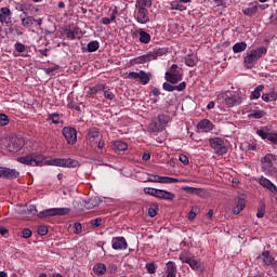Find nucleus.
I'll return each mask as SVG.
<instances>
[{
  "instance_id": "6e6d98bb",
  "label": "nucleus",
  "mask_w": 277,
  "mask_h": 277,
  "mask_svg": "<svg viewBox=\"0 0 277 277\" xmlns=\"http://www.w3.org/2000/svg\"><path fill=\"white\" fill-rule=\"evenodd\" d=\"M91 146L92 148H94V146H97L98 150H103L105 148V141L97 138V141L91 143Z\"/></svg>"
},
{
  "instance_id": "20e7f679",
  "label": "nucleus",
  "mask_w": 277,
  "mask_h": 277,
  "mask_svg": "<svg viewBox=\"0 0 277 277\" xmlns=\"http://www.w3.org/2000/svg\"><path fill=\"white\" fill-rule=\"evenodd\" d=\"M274 161H276V155L266 154L262 159V172L265 174H276V167H274Z\"/></svg>"
},
{
  "instance_id": "7ed1b4c3",
  "label": "nucleus",
  "mask_w": 277,
  "mask_h": 277,
  "mask_svg": "<svg viewBox=\"0 0 277 277\" xmlns=\"http://www.w3.org/2000/svg\"><path fill=\"white\" fill-rule=\"evenodd\" d=\"M68 213H70V210L68 208H50L40 211L37 214V217H39L40 220H44L47 217H55L57 215H68Z\"/></svg>"
},
{
  "instance_id": "7c9ffc66",
  "label": "nucleus",
  "mask_w": 277,
  "mask_h": 277,
  "mask_svg": "<svg viewBox=\"0 0 277 277\" xmlns=\"http://www.w3.org/2000/svg\"><path fill=\"white\" fill-rule=\"evenodd\" d=\"M265 90V85L260 84L258 85L251 93L250 100L254 101L256 98H261V92Z\"/></svg>"
},
{
  "instance_id": "0e129e2a",
  "label": "nucleus",
  "mask_w": 277,
  "mask_h": 277,
  "mask_svg": "<svg viewBox=\"0 0 277 277\" xmlns=\"http://www.w3.org/2000/svg\"><path fill=\"white\" fill-rule=\"evenodd\" d=\"M179 159L184 166H189V158H187V156H185L184 154H181L179 156Z\"/></svg>"
},
{
  "instance_id": "a19ab883",
  "label": "nucleus",
  "mask_w": 277,
  "mask_h": 277,
  "mask_svg": "<svg viewBox=\"0 0 277 277\" xmlns=\"http://www.w3.org/2000/svg\"><path fill=\"white\" fill-rule=\"evenodd\" d=\"M80 163L78 160L72 158H65V168H79Z\"/></svg>"
},
{
  "instance_id": "5701e85b",
  "label": "nucleus",
  "mask_w": 277,
  "mask_h": 277,
  "mask_svg": "<svg viewBox=\"0 0 277 277\" xmlns=\"http://www.w3.org/2000/svg\"><path fill=\"white\" fill-rule=\"evenodd\" d=\"M98 205H101V198L98 197H91L84 201V207L89 210L94 209V207H98Z\"/></svg>"
},
{
  "instance_id": "79ce46f5",
  "label": "nucleus",
  "mask_w": 277,
  "mask_h": 277,
  "mask_svg": "<svg viewBox=\"0 0 277 277\" xmlns=\"http://www.w3.org/2000/svg\"><path fill=\"white\" fill-rule=\"evenodd\" d=\"M184 64L186 66H188L189 68H194V66H196V56L194 55H187L185 58H184Z\"/></svg>"
},
{
  "instance_id": "f257e3e1",
  "label": "nucleus",
  "mask_w": 277,
  "mask_h": 277,
  "mask_svg": "<svg viewBox=\"0 0 277 277\" xmlns=\"http://www.w3.org/2000/svg\"><path fill=\"white\" fill-rule=\"evenodd\" d=\"M263 55H267V48L260 47L255 50H251L249 54H247L243 58V64L246 68H254V64L259 62L260 58L263 57Z\"/></svg>"
},
{
  "instance_id": "ea45409f",
  "label": "nucleus",
  "mask_w": 277,
  "mask_h": 277,
  "mask_svg": "<svg viewBox=\"0 0 277 277\" xmlns=\"http://www.w3.org/2000/svg\"><path fill=\"white\" fill-rule=\"evenodd\" d=\"M101 44L98 43V41H91L88 43L87 49L89 53H94L96 51H98Z\"/></svg>"
},
{
  "instance_id": "603ef678",
  "label": "nucleus",
  "mask_w": 277,
  "mask_h": 277,
  "mask_svg": "<svg viewBox=\"0 0 277 277\" xmlns=\"http://www.w3.org/2000/svg\"><path fill=\"white\" fill-rule=\"evenodd\" d=\"M90 224L93 228H98L100 226H103V217H96L94 220H91Z\"/></svg>"
},
{
  "instance_id": "09e8293b",
  "label": "nucleus",
  "mask_w": 277,
  "mask_h": 277,
  "mask_svg": "<svg viewBox=\"0 0 277 277\" xmlns=\"http://www.w3.org/2000/svg\"><path fill=\"white\" fill-rule=\"evenodd\" d=\"M79 29L72 28L66 31V36L69 40H76Z\"/></svg>"
},
{
  "instance_id": "13d9d810",
  "label": "nucleus",
  "mask_w": 277,
  "mask_h": 277,
  "mask_svg": "<svg viewBox=\"0 0 277 277\" xmlns=\"http://www.w3.org/2000/svg\"><path fill=\"white\" fill-rule=\"evenodd\" d=\"M174 84L175 83L163 82L162 90H164L166 92H174V90H175Z\"/></svg>"
},
{
  "instance_id": "412c9836",
  "label": "nucleus",
  "mask_w": 277,
  "mask_h": 277,
  "mask_svg": "<svg viewBox=\"0 0 277 277\" xmlns=\"http://www.w3.org/2000/svg\"><path fill=\"white\" fill-rule=\"evenodd\" d=\"M105 91V84H96L95 87H89V90L87 91L88 96L91 98H94L98 92Z\"/></svg>"
},
{
  "instance_id": "bb28decb",
  "label": "nucleus",
  "mask_w": 277,
  "mask_h": 277,
  "mask_svg": "<svg viewBox=\"0 0 277 277\" xmlns=\"http://www.w3.org/2000/svg\"><path fill=\"white\" fill-rule=\"evenodd\" d=\"M259 12V4L242 9L245 16L252 18Z\"/></svg>"
},
{
  "instance_id": "cd10ccee",
  "label": "nucleus",
  "mask_w": 277,
  "mask_h": 277,
  "mask_svg": "<svg viewBox=\"0 0 277 277\" xmlns=\"http://www.w3.org/2000/svg\"><path fill=\"white\" fill-rule=\"evenodd\" d=\"M66 158H53L47 162L48 166H55L57 168H65Z\"/></svg>"
},
{
  "instance_id": "c9c22d12",
  "label": "nucleus",
  "mask_w": 277,
  "mask_h": 277,
  "mask_svg": "<svg viewBox=\"0 0 277 277\" xmlns=\"http://www.w3.org/2000/svg\"><path fill=\"white\" fill-rule=\"evenodd\" d=\"M264 117H265V110H250L248 115V118H254L255 120H259Z\"/></svg>"
},
{
  "instance_id": "3c124183",
  "label": "nucleus",
  "mask_w": 277,
  "mask_h": 277,
  "mask_svg": "<svg viewBox=\"0 0 277 277\" xmlns=\"http://www.w3.org/2000/svg\"><path fill=\"white\" fill-rule=\"evenodd\" d=\"M10 124V117L5 114H0V127H8Z\"/></svg>"
},
{
  "instance_id": "49530a36",
  "label": "nucleus",
  "mask_w": 277,
  "mask_h": 277,
  "mask_svg": "<svg viewBox=\"0 0 277 277\" xmlns=\"http://www.w3.org/2000/svg\"><path fill=\"white\" fill-rule=\"evenodd\" d=\"M115 150H127V148H129V145L122 141H116L115 144Z\"/></svg>"
},
{
  "instance_id": "a211bd4d",
  "label": "nucleus",
  "mask_w": 277,
  "mask_h": 277,
  "mask_svg": "<svg viewBox=\"0 0 277 277\" xmlns=\"http://www.w3.org/2000/svg\"><path fill=\"white\" fill-rule=\"evenodd\" d=\"M197 129L203 131L205 133H209V131H213V122L209 119H202L198 124Z\"/></svg>"
},
{
  "instance_id": "5fc2aeb1",
  "label": "nucleus",
  "mask_w": 277,
  "mask_h": 277,
  "mask_svg": "<svg viewBox=\"0 0 277 277\" xmlns=\"http://www.w3.org/2000/svg\"><path fill=\"white\" fill-rule=\"evenodd\" d=\"M158 122L160 124H168L170 122V116L163 114L158 115Z\"/></svg>"
},
{
  "instance_id": "39448f33",
  "label": "nucleus",
  "mask_w": 277,
  "mask_h": 277,
  "mask_svg": "<svg viewBox=\"0 0 277 277\" xmlns=\"http://www.w3.org/2000/svg\"><path fill=\"white\" fill-rule=\"evenodd\" d=\"M17 161H18V163H23L24 166H31L32 168H36V167L44 163V156H42V155L22 156V157L17 158Z\"/></svg>"
},
{
  "instance_id": "aec40b11",
  "label": "nucleus",
  "mask_w": 277,
  "mask_h": 277,
  "mask_svg": "<svg viewBox=\"0 0 277 277\" xmlns=\"http://www.w3.org/2000/svg\"><path fill=\"white\" fill-rule=\"evenodd\" d=\"M101 138V132L96 128H91L88 130V140L91 144L95 143Z\"/></svg>"
},
{
  "instance_id": "72a5a7b5",
  "label": "nucleus",
  "mask_w": 277,
  "mask_h": 277,
  "mask_svg": "<svg viewBox=\"0 0 277 277\" xmlns=\"http://www.w3.org/2000/svg\"><path fill=\"white\" fill-rule=\"evenodd\" d=\"M138 36H140V42L142 44H148L150 42V34L146 32L145 30L141 29L138 31Z\"/></svg>"
},
{
  "instance_id": "dca6fc26",
  "label": "nucleus",
  "mask_w": 277,
  "mask_h": 277,
  "mask_svg": "<svg viewBox=\"0 0 277 277\" xmlns=\"http://www.w3.org/2000/svg\"><path fill=\"white\" fill-rule=\"evenodd\" d=\"M258 183H260V185L265 189H268L272 194H277V187L275 186V184H273L272 181H269V179L261 176Z\"/></svg>"
},
{
  "instance_id": "338daca9",
  "label": "nucleus",
  "mask_w": 277,
  "mask_h": 277,
  "mask_svg": "<svg viewBox=\"0 0 277 277\" xmlns=\"http://www.w3.org/2000/svg\"><path fill=\"white\" fill-rule=\"evenodd\" d=\"M69 109H75L76 111H81V106L75 102H70L68 104Z\"/></svg>"
},
{
  "instance_id": "864d4df0",
  "label": "nucleus",
  "mask_w": 277,
  "mask_h": 277,
  "mask_svg": "<svg viewBox=\"0 0 277 277\" xmlns=\"http://www.w3.org/2000/svg\"><path fill=\"white\" fill-rule=\"evenodd\" d=\"M145 267H146L148 274H156L157 273V264H155V262L147 263Z\"/></svg>"
},
{
  "instance_id": "f03ea898",
  "label": "nucleus",
  "mask_w": 277,
  "mask_h": 277,
  "mask_svg": "<svg viewBox=\"0 0 277 277\" xmlns=\"http://www.w3.org/2000/svg\"><path fill=\"white\" fill-rule=\"evenodd\" d=\"M166 53H168V50L166 48H158L151 52H148L145 55H141V56L133 58L132 62H133V64H146V62H153V60L162 57V55H166Z\"/></svg>"
},
{
  "instance_id": "58836bf2",
  "label": "nucleus",
  "mask_w": 277,
  "mask_h": 277,
  "mask_svg": "<svg viewBox=\"0 0 277 277\" xmlns=\"http://www.w3.org/2000/svg\"><path fill=\"white\" fill-rule=\"evenodd\" d=\"M170 10H177L179 12H184V10H187V6L183 5L179 1H173L170 3Z\"/></svg>"
},
{
  "instance_id": "f3484780",
  "label": "nucleus",
  "mask_w": 277,
  "mask_h": 277,
  "mask_svg": "<svg viewBox=\"0 0 277 277\" xmlns=\"http://www.w3.org/2000/svg\"><path fill=\"white\" fill-rule=\"evenodd\" d=\"M111 246L113 250H127V239L124 237H114Z\"/></svg>"
},
{
  "instance_id": "e433bc0d",
  "label": "nucleus",
  "mask_w": 277,
  "mask_h": 277,
  "mask_svg": "<svg viewBox=\"0 0 277 277\" xmlns=\"http://www.w3.org/2000/svg\"><path fill=\"white\" fill-rule=\"evenodd\" d=\"M149 131H151V133H161V131H163V127H161L159 122L153 121L149 123Z\"/></svg>"
},
{
  "instance_id": "4c0bfd02",
  "label": "nucleus",
  "mask_w": 277,
  "mask_h": 277,
  "mask_svg": "<svg viewBox=\"0 0 277 277\" xmlns=\"http://www.w3.org/2000/svg\"><path fill=\"white\" fill-rule=\"evenodd\" d=\"M36 23V18L34 16L26 15V17L22 18L23 27H31Z\"/></svg>"
},
{
  "instance_id": "69168bd1",
  "label": "nucleus",
  "mask_w": 277,
  "mask_h": 277,
  "mask_svg": "<svg viewBox=\"0 0 277 277\" xmlns=\"http://www.w3.org/2000/svg\"><path fill=\"white\" fill-rule=\"evenodd\" d=\"M22 237L24 239H29V237H31V229L29 228H24L22 232Z\"/></svg>"
},
{
  "instance_id": "b1692460",
  "label": "nucleus",
  "mask_w": 277,
  "mask_h": 277,
  "mask_svg": "<svg viewBox=\"0 0 277 277\" xmlns=\"http://www.w3.org/2000/svg\"><path fill=\"white\" fill-rule=\"evenodd\" d=\"M153 6V0H136L135 8L136 10H148Z\"/></svg>"
},
{
  "instance_id": "6e6552de",
  "label": "nucleus",
  "mask_w": 277,
  "mask_h": 277,
  "mask_svg": "<svg viewBox=\"0 0 277 277\" xmlns=\"http://www.w3.org/2000/svg\"><path fill=\"white\" fill-rule=\"evenodd\" d=\"M211 148H213L215 155L222 156L228 153V148L224 146V140L221 137H213L209 140Z\"/></svg>"
},
{
  "instance_id": "1a4fd4ad",
  "label": "nucleus",
  "mask_w": 277,
  "mask_h": 277,
  "mask_svg": "<svg viewBox=\"0 0 277 277\" xmlns=\"http://www.w3.org/2000/svg\"><path fill=\"white\" fill-rule=\"evenodd\" d=\"M25 146V141L18 136H10L6 148L9 153H18Z\"/></svg>"
},
{
  "instance_id": "4d7b16f0",
  "label": "nucleus",
  "mask_w": 277,
  "mask_h": 277,
  "mask_svg": "<svg viewBox=\"0 0 277 277\" xmlns=\"http://www.w3.org/2000/svg\"><path fill=\"white\" fill-rule=\"evenodd\" d=\"M37 233L41 237H44V235H49V227H47V225H41L37 228Z\"/></svg>"
},
{
  "instance_id": "2eb2a0df",
  "label": "nucleus",
  "mask_w": 277,
  "mask_h": 277,
  "mask_svg": "<svg viewBox=\"0 0 277 277\" xmlns=\"http://www.w3.org/2000/svg\"><path fill=\"white\" fill-rule=\"evenodd\" d=\"M180 261L189 265V267L194 269V272H198L200 269V263L190 256L180 254Z\"/></svg>"
},
{
  "instance_id": "a18cd8bd",
  "label": "nucleus",
  "mask_w": 277,
  "mask_h": 277,
  "mask_svg": "<svg viewBox=\"0 0 277 277\" xmlns=\"http://www.w3.org/2000/svg\"><path fill=\"white\" fill-rule=\"evenodd\" d=\"M159 211V206L157 203H153L149 206L148 209V216L149 217H157V212Z\"/></svg>"
},
{
  "instance_id": "bf43d9fd",
  "label": "nucleus",
  "mask_w": 277,
  "mask_h": 277,
  "mask_svg": "<svg viewBox=\"0 0 277 277\" xmlns=\"http://www.w3.org/2000/svg\"><path fill=\"white\" fill-rule=\"evenodd\" d=\"M157 190L158 188H153V187H145L143 189L144 194H147V196H154V197L157 196Z\"/></svg>"
},
{
  "instance_id": "0eeeda50",
  "label": "nucleus",
  "mask_w": 277,
  "mask_h": 277,
  "mask_svg": "<svg viewBox=\"0 0 277 277\" xmlns=\"http://www.w3.org/2000/svg\"><path fill=\"white\" fill-rule=\"evenodd\" d=\"M150 77H153L151 72H146L144 70L137 71H131L128 74L127 79H138V81L142 83V85H148L150 83Z\"/></svg>"
},
{
  "instance_id": "680f3d73",
  "label": "nucleus",
  "mask_w": 277,
  "mask_h": 277,
  "mask_svg": "<svg viewBox=\"0 0 277 277\" xmlns=\"http://www.w3.org/2000/svg\"><path fill=\"white\" fill-rule=\"evenodd\" d=\"M14 49H15V51H17V53H25V51H26L25 44H23L21 42H16L14 44Z\"/></svg>"
},
{
  "instance_id": "9b49d317",
  "label": "nucleus",
  "mask_w": 277,
  "mask_h": 277,
  "mask_svg": "<svg viewBox=\"0 0 277 277\" xmlns=\"http://www.w3.org/2000/svg\"><path fill=\"white\" fill-rule=\"evenodd\" d=\"M224 103L226 107H237V105H241V103H243V96L237 93H229V95L225 94Z\"/></svg>"
},
{
  "instance_id": "8fccbe9b",
  "label": "nucleus",
  "mask_w": 277,
  "mask_h": 277,
  "mask_svg": "<svg viewBox=\"0 0 277 277\" xmlns=\"http://www.w3.org/2000/svg\"><path fill=\"white\" fill-rule=\"evenodd\" d=\"M102 92H104V97L107 101H114V98H116V94H114V92H111L110 90H107V85H105V89Z\"/></svg>"
},
{
  "instance_id": "774afa93",
  "label": "nucleus",
  "mask_w": 277,
  "mask_h": 277,
  "mask_svg": "<svg viewBox=\"0 0 277 277\" xmlns=\"http://www.w3.org/2000/svg\"><path fill=\"white\" fill-rule=\"evenodd\" d=\"M174 88L177 92H183V90H185V88H187V83L186 82H181L180 84L174 85Z\"/></svg>"
},
{
  "instance_id": "e2e57ef3",
  "label": "nucleus",
  "mask_w": 277,
  "mask_h": 277,
  "mask_svg": "<svg viewBox=\"0 0 277 277\" xmlns=\"http://www.w3.org/2000/svg\"><path fill=\"white\" fill-rule=\"evenodd\" d=\"M83 230V226L81 223H75L74 224V234L75 235H80V233Z\"/></svg>"
},
{
  "instance_id": "9d476101",
  "label": "nucleus",
  "mask_w": 277,
  "mask_h": 277,
  "mask_svg": "<svg viewBox=\"0 0 277 277\" xmlns=\"http://www.w3.org/2000/svg\"><path fill=\"white\" fill-rule=\"evenodd\" d=\"M256 135L261 137L262 140H268L271 144H274L277 146V132L276 131H269V129L264 128V129H258L256 130Z\"/></svg>"
},
{
  "instance_id": "37998d69",
  "label": "nucleus",
  "mask_w": 277,
  "mask_h": 277,
  "mask_svg": "<svg viewBox=\"0 0 277 277\" xmlns=\"http://www.w3.org/2000/svg\"><path fill=\"white\" fill-rule=\"evenodd\" d=\"M160 183L170 185V184L179 183V179L170 177V176H160Z\"/></svg>"
},
{
  "instance_id": "423d86ee",
  "label": "nucleus",
  "mask_w": 277,
  "mask_h": 277,
  "mask_svg": "<svg viewBox=\"0 0 277 277\" xmlns=\"http://www.w3.org/2000/svg\"><path fill=\"white\" fill-rule=\"evenodd\" d=\"M164 79L169 83H179V81H183V74L179 71V65H171L170 69L164 74Z\"/></svg>"
},
{
  "instance_id": "4468645a",
  "label": "nucleus",
  "mask_w": 277,
  "mask_h": 277,
  "mask_svg": "<svg viewBox=\"0 0 277 277\" xmlns=\"http://www.w3.org/2000/svg\"><path fill=\"white\" fill-rule=\"evenodd\" d=\"M135 18L140 23V25H146V23H150V17L148 13V9H136Z\"/></svg>"
},
{
  "instance_id": "f8f14e48",
  "label": "nucleus",
  "mask_w": 277,
  "mask_h": 277,
  "mask_svg": "<svg viewBox=\"0 0 277 277\" xmlns=\"http://www.w3.org/2000/svg\"><path fill=\"white\" fill-rule=\"evenodd\" d=\"M62 134L70 146H75V144H77V130L75 128L65 127L62 130Z\"/></svg>"
},
{
  "instance_id": "c85d7f7f",
  "label": "nucleus",
  "mask_w": 277,
  "mask_h": 277,
  "mask_svg": "<svg viewBox=\"0 0 277 277\" xmlns=\"http://www.w3.org/2000/svg\"><path fill=\"white\" fill-rule=\"evenodd\" d=\"M93 272L96 274V276H105V273L107 272V266L103 263L95 264L93 266Z\"/></svg>"
},
{
  "instance_id": "473e14b6",
  "label": "nucleus",
  "mask_w": 277,
  "mask_h": 277,
  "mask_svg": "<svg viewBox=\"0 0 277 277\" xmlns=\"http://www.w3.org/2000/svg\"><path fill=\"white\" fill-rule=\"evenodd\" d=\"M248 49V43L246 42H237L233 45V53H243Z\"/></svg>"
},
{
  "instance_id": "de8ad7c7",
  "label": "nucleus",
  "mask_w": 277,
  "mask_h": 277,
  "mask_svg": "<svg viewBox=\"0 0 277 277\" xmlns=\"http://www.w3.org/2000/svg\"><path fill=\"white\" fill-rule=\"evenodd\" d=\"M62 117V115L57 114V113H52L48 116V120H51V122L53 124H60V118Z\"/></svg>"
},
{
  "instance_id": "4be33fe9",
  "label": "nucleus",
  "mask_w": 277,
  "mask_h": 277,
  "mask_svg": "<svg viewBox=\"0 0 277 277\" xmlns=\"http://www.w3.org/2000/svg\"><path fill=\"white\" fill-rule=\"evenodd\" d=\"M260 259H262L264 265H272L276 259L274 256H272L271 252L269 251H263Z\"/></svg>"
},
{
  "instance_id": "ddd939ff",
  "label": "nucleus",
  "mask_w": 277,
  "mask_h": 277,
  "mask_svg": "<svg viewBox=\"0 0 277 277\" xmlns=\"http://www.w3.org/2000/svg\"><path fill=\"white\" fill-rule=\"evenodd\" d=\"M18 176H21V172H18L16 169L0 167V179L14 181V179H18Z\"/></svg>"
},
{
  "instance_id": "c03bdc74",
  "label": "nucleus",
  "mask_w": 277,
  "mask_h": 277,
  "mask_svg": "<svg viewBox=\"0 0 277 277\" xmlns=\"http://www.w3.org/2000/svg\"><path fill=\"white\" fill-rule=\"evenodd\" d=\"M184 192L186 194H193L195 196L200 195V193L202 192V188H196V187H192V186H185L184 187Z\"/></svg>"
},
{
  "instance_id": "052dcab7",
  "label": "nucleus",
  "mask_w": 277,
  "mask_h": 277,
  "mask_svg": "<svg viewBox=\"0 0 277 277\" xmlns=\"http://www.w3.org/2000/svg\"><path fill=\"white\" fill-rule=\"evenodd\" d=\"M256 217H265V203H260L258 208Z\"/></svg>"
},
{
  "instance_id": "393cba45",
  "label": "nucleus",
  "mask_w": 277,
  "mask_h": 277,
  "mask_svg": "<svg viewBox=\"0 0 277 277\" xmlns=\"http://www.w3.org/2000/svg\"><path fill=\"white\" fill-rule=\"evenodd\" d=\"M262 101H264V103H274V101H277V92L271 91L268 93H263Z\"/></svg>"
},
{
  "instance_id": "f704fd0d",
  "label": "nucleus",
  "mask_w": 277,
  "mask_h": 277,
  "mask_svg": "<svg viewBox=\"0 0 277 277\" xmlns=\"http://www.w3.org/2000/svg\"><path fill=\"white\" fill-rule=\"evenodd\" d=\"M176 272H177L176 263L169 261L167 263V275L176 276Z\"/></svg>"
},
{
  "instance_id": "6ab92c4d",
  "label": "nucleus",
  "mask_w": 277,
  "mask_h": 277,
  "mask_svg": "<svg viewBox=\"0 0 277 277\" xmlns=\"http://www.w3.org/2000/svg\"><path fill=\"white\" fill-rule=\"evenodd\" d=\"M155 198H159L160 200H174V194L158 188V190H156Z\"/></svg>"
},
{
  "instance_id": "a878e982",
  "label": "nucleus",
  "mask_w": 277,
  "mask_h": 277,
  "mask_svg": "<svg viewBox=\"0 0 277 277\" xmlns=\"http://www.w3.org/2000/svg\"><path fill=\"white\" fill-rule=\"evenodd\" d=\"M29 14L30 15L38 14V8H36L31 3H24V15L29 16Z\"/></svg>"
},
{
  "instance_id": "c756f323",
  "label": "nucleus",
  "mask_w": 277,
  "mask_h": 277,
  "mask_svg": "<svg viewBox=\"0 0 277 277\" xmlns=\"http://www.w3.org/2000/svg\"><path fill=\"white\" fill-rule=\"evenodd\" d=\"M12 16V11L8 6L0 9V23H5L8 21V17Z\"/></svg>"
},
{
  "instance_id": "2f4dec72",
  "label": "nucleus",
  "mask_w": 277,
  "mask_h": 277,
  "mask_svg": "<svg viewBox=\"0 0 277 277\" xmlns=\"http://www.w3.org/2000/svg\"><path fill=\"white\" fill-rule=\"evenodd\" d=\"M245 207H246V199L238 198L236 207L234 208V213L236 215H239V213H241V211H243Z\"/></svg>"
}]
</instances>
